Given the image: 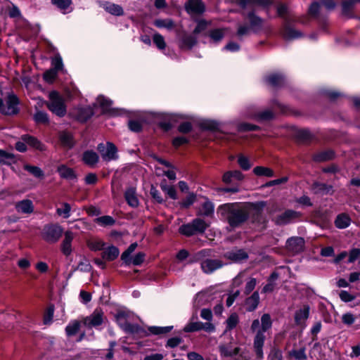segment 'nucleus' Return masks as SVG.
Masks as SVG:
<instances>
[{"label":"nucleus","mask_w":360,"mask_h":360,"mask_svg":"<svg viewBox=\"0 0 360 360\" xmlns=\"http://www.w3.org/2000/svg\"><path fill=\"white\" fill-rule=\"evenodd\" d=\"M266 205L264 201L226 203L219 207L217 214L227 221L231 227H237L250 216L259 215Z\"/></svg>","instance_id":"nucleus-1"},{"label":"nucleus","mask_w":360,"mask_h":360,"mask_svg":"<svg viewBox=\"0 0 360 360\" xmlns=\"http://www.w3.org/2000/svg\"><path fill=\"white\" fill-rule=\"evenodd\" d=\"M272 326V321L269 314H264L261 317V322L259 319H255L250 326L252 333H255L253 340V350L258 359L264 357L263 347L266 336L265 332Z\"/></svg>","instance_id":"nucleus-2"},{"label":"nucleus","mask_w":360,"mask_h":360,"mask_svg":"<svg viewBox=\"0 0 360 360\" xmlns=\"http://www.w3.org/2000/svg\"><path fill=\"white\" fill-rule=\"evenodd\" d=\"M49 101L46 103L48 108L58 117H64L66 114V105L63 97L57 91H51L49 94Z\"/></svg>","instance_id":"nucleus-3"},{"label":"nucleus","mask_w":360,"mask_h":360,"mask_svg":"<svg viewBox=\"0 0 360 360\" xmlns=\"http://www.w3.org/2000/svg\"><path fill=\"white\" fill-rule=\"evenodd\" d=\"M19 99L13 93L9 94L6 98L5 103L0 98V112L6 115H16L19 112Z\"/></svg>","instance_id":"nucleus-4"},{"label":"nucleus","mask_w":360,"mask_h":360,"mask_svg":"<svg viewBox=\"0 0 360 360\" xmlns=\"http://www.w3.org/2000/svg\"><path fill=\"white\" fill-rule=\"evenodd\" d=\"M63 233V228L58 224L46 225L41 232L42 238L48 243L57 242Z\"/></svg>","instance_id":"nucleus-5"},{"label":"nucleus","mask_w":360,"mask_h":360,"mask_svg":"<svg viewBox=\"0 0 360 360\" xmlns=\"http://www.w3.org/2000/svg\"><path fill=\"white\" fill-rule=\"evenodd\" d=\"M116 321L118 325L125 332L129 333H137L139 331V327L136 324H131L128 321L129 316L124 311H120L117 314Z\"/></svg>","instance_id":"nucleus-6"},{"label":"nucleus","mask_w":360,"mask_h":360,"mask_svg":"<svg viewBox=\"0 0 360 360\" xmlns=\"http://www.w3.org/2000/svg\"><path fill=\"white\" fill-rule=\"evenodd\" d=\"M97 149L105 161L108 162L117 158V148L112 143L108 142L106 145L100 143L98 145Z\"/></svg>","instance_id":"nucleus-7"},{"label":"nucleus","mask_w":360,"mask_h":360,"mask_svg":"<svg viewBox=\"0 0 360 360\" xmlns=\"http://www.w3.org/2000/svg\"><path fill=\"white\" fill-rule=\"evenodd\" d=\"M300 217V212L288 210L276 216L274 219V221L276 224L282 226L295 221Z\"/></svg>","instance_id":"nucleus-8"},{"label":"nucleus","mask_w":360,"mask_h":360,"mask_svg":"<svg viewBox=\"0 0 360 360\" xmlns=\"http://www.w3.org/2000/svg\"><path fill=\"white\" fill-rule=\"evenodd\" d=\"M103 311L100 309H96L90 316L83 319V323L89 328L97 327L103 323Z\"/></svg>","instance_id":"nucleus-9"},{"label":"nucleus","mask_w":360,"mask_h":360,"mask_svg":"<svg viewBox=\"0 0 360 360\" xmlns=\"http://www.w3.org/2000/svg\"><path fill=\"white\" fill-rule=\"evenodd\" d=\"M310 308L308 305H304L295 313V322L301 328L306 327V321L309 316Z\"/></svg>","instance_id":"nucleus-10"},{"label":"nucleus","mask_w":360,"mask_h":360,"mask_svg":"<svg viewBox=\"0 0 360 360\" xmlns=\"http://www.w3.org/2000/svg\"><path fill=\"white\" fill-rule=\"evenodd\" d=\"M220 355L222 357H233L240 352V347H235L231 342L221 344L219 346Z\"/></svg>","instance_id":"nucleus-11"},{"label":"nucleus","mask_w":360,"mask_h":360,"mask_svg":"<svg viewBox=\"0 0 360 360\" xmlns=\"http://www.w3.org/2000/svg\"><path fill=\"white\" fill-rule=\"evenodd\" d=\"M243 179L244 175L238 170L226 172L222 176L223 182L226 184H236L242 181Z\"/></svg>","instance_id":"nucleus-12"},{"label":"nucleus","mask_w":360,"mask_h":360,"mask_svg":"<svg viewBox=\"0 0 360 360\" xmlns=\"http://www.w3.org/2000/svg\"><path fill=\"white\" fill-rule=\"evenodd\" d=\"M222 266L223 263L219 259H207L201 262V268L207 274L212 273Z\"/></svg>","instance_id":"nucleus-13"},{"label":"nucleus","mask_w":360,"mask_h":360,"mask_svg":"<svg viewBox=\"0 0 360 360\" xmlns=\"http://www.w3.org/2000/svg\"><path fill=\"white\" fill-rule=\"evenodd\" d=\"M304 240L300 237H293L288 239L287 241L288 249L293 253L301 252L304 248Z\"/></svg>","instance_id":"nucleus-14"},{"label":"nucleus","mask_w":360,"mask_h":360,"mask_svg":"<svg viewBox=\"0 0 360 360\" xmlns=\"http://www.w3.org/2000/svg\"><path fill=\"white\" fill-rule=\"evenodd\" d=\"M186 8L190 14L199 15L205 11V5L200 0H189Z\"/></svg>","instance_id":"nucleus-15"},{"label":"nucleus","mask_w":360,"mask_h":360,"mask_svg":"<svg viewBox=\"0 0 360 360\" xmlns=\"http://www.w3.org/2000/svg\"><path fill=\"white\" fill-rule=\"evenodd\" d=\"M74 238V233L70 231H67L64 233V239L61 244L62 252L68 256L72 252V241Z\"/></svg>","instance_id":"nucleus-16"},{"label":"nucleus","mask_w":360,"mask_h":360,"mask_svg":"<svg viewBox=\"0 0 360 360\" xmlns=\"http://www.w3.org/2000/svg\"><path fill=\"white\" fill-rule=\"evenodd\" d=\"M18 212L22 214H31L34 211V205L30 200H22L15 204Z\"/></svg>","instance_id":"nucleus-17"},{"label":"nucleus","mask_w":360,"mask_h":360,"mask_svg":"<svg viewBox=\"0 0 360 360\" xmlns=\"http://www.w3.org/2000/svg\"><path fill=\"white\" fill-rule=\"evenodd\" d=\"M98 155L94 150H86L83 153L82 160L89 167H94L98 162Z\"/></svg>","instance_id":"nucleus-18"},{"label":"nucleus","mask_w":360,"mask_h":360,"mask_svg":"<svg viewBox=\"0 0 360 360\" xmlns=\"http://www.w3.org/2000/svg\"><path fill=\"white\" fill-rule=\"evenodd\" d=\"M226 257L235 262H239L247 259L248 255L243 250H235L227 252Z\"/></svg>","instance_id":"nucleus-19"},{"label":"nucleus","mask_w":360,"mask_h":360,"mask_svg":"<svg viewBox=\"0 0 360 360\" xmlns=\"http://www.w3.org/2000/svg\"><path fill=\"white\" fill-rule=\"evenodd\" d=\"M58 172L61 178L68 180H75L77 178L75 171L64 165L58 167Z\"/></svg>","instance_id":"nucleus-20"},{"label":"nucleus","mask_w":360,"mask_h":360,"mask_svg":"<svg viewBox=\"0 0 360 360\" xmlns=\"http://www.w3.org/2000/svg\"><path fill=\"white\" fill-rule=\"evenodd\" d=\"M259 302V295L257 292H255L245 301V307L247 311H252L257 307Z\"/></svg>","instance_id":"nucleus-21"},{"label":"nucleus","mask_w":360,"mask_h":360,"mask_svg":"<svg viewBox=\"0 0 360 360\" xmlns=\"http://www.w3.org/2000/svg\"><path fill=\"white\" fill-rule=\"evenodd\" d=\"M16 160L13 153L0 149V165H11L15 163Z\"/></svg>","instance_id":"nucleus-22"},{"label":"nucleus","mask_w":360,"mask_h":360,"mask_svg":"<svg viewBox=\"0 0 360 360\" xmlns=\"http://www.w3.org/2000/svg\"><path fill=\"white\" fill-rule=\"evenodd\" d=\"M120 254V251L115 246H110L106 248L102 253V257L108 261L115 259Z\"/></svg>","instance_id":"nucleus-23"},{"label":"nucleus","mask_w":360,"mask_h":360,"mask_svg":"<svg viewBox=\"0 0 360 360\" xmlns=\"http://www.w3.org/2000/svg\"><path fill=\"white\" fill-rule=\"evenodd\" d=\"M112 101L103 96H98L95 105L101 107L103 112H108L111 110Z\"/></svg>","instance_id":"nucleus-24"},{"label":"nucleus","mask_w":360,"mask_h":360,"mask_svg":"<svg viewBox=\"0 0 360 360\" xmlns=\"http://www.w3.org/2000/svg\"><path fill=\"white\" fill-rule=\"evenodd\" d=\"M22 140L27 144L39 150H44L45 149L44 146L33 136L24 135L22 136Z\"/></svg>","instance_id":"nucleus-25"},{"label":"nucleus","mask_w":360,"mask_h":360,"mask_svg":"<svg viewBox=\"0 0 360 360\" xmlns=\"http://www.w3.org/2000/svg\"><path fill=\"white\" fill-rule=\"evenodd\" d=\"M103 8L108 13L114 15L120 16L124 13L123 9L120 5L112 3H105Z\"/></svg>","instance_id":"nucleus-26"},{"label":"nucleus","mask_w":360,"mask_h":360,"mask_svg":"<svg viewBox=\"0 0 360 360\" xmlns=\"http://www.w3.org/2000/svg\"><path fill=\"white\" fill-rule=\"evenodd\" d=\"M125 199L128 204L131 207H136L139 205V200L136 195L135 189L130 188L127 189L124 194Z\"/></svg>","instance_id":"nucleus-27"},{"label":"nucleus","mask_w":360,"mask_h":360,"mask_svg":"<svg viewBox=\"0 0 360 360\" xmlns=\"http://www.w3.org/2000/svg\"><path fill=\"white\" fill-rule=\"evenodd\" d=\"M266 81L272 86H278L283 82L284 77L281 74L273 73L266 77Z\"/></svg>","instance_id":"nucleus-28"},{"label":"nucleus","mask_w":360,"mask_h":360,"mask_svg":"<svg viewBox=\"0 0 360 360\" xmlns=\"http://www.w3.org/2000/svg\"><path fill=\"white\" fill-rule=\"evenodd\" d=\"M350 222L351 219L347 214H341L337 217L335 224L338 229H345L349 226Z\"/></svg>","instance_id":"nucleus-29"},{"label":"nucleus","mask_w":360,"mask_h":360,"mask_svg":"<svg viewBox=\"0 0 360 360\" xmlns=\"http://www.w3.org/2000/svg\"><path fill=\"white\" fill-rule=\"evenodd\" d=\"M86 245L90 250L98 251L103 248L105 243L99 238H93L87 240Z\"/></svg>","instance_id":"nucleus-30"},{"label":"nucleus","mask_w":360,"mask_h":360,"mask_svg":"<svg viewBox=\"0 0 360 360\" xmlns=\"http://www.w3.org/2000/svg\"><path fill=\"white\" fill-rule=\"evenodd\" d=\"M197 42V39L195 37L191 35L184 36L179 44L181 49H191Z\"/></svg>","instance_id":"nucleus-31"},{"label":"nucleus","mask_w":360,"mask_h":360,"mask_svg":"<svg viewBox=\"0 0 360 360\" xmlns=\"http://www.w3.org/2000/svg\"><path fill=\"white\" fill-rule=\"evenodd\" d=\"M283 36L285 39H293L302 36L300 31L296 30L289 26H285L283 32Z\"/></svg>","instance_id":"nucleus-32"},{"label":"nucleus","mask_w":360,"mask_h":360,"mask_svg":"<svg viewBox=\"0 0 360 360\" xmlns=\"http://www.w3.org/2000/svg\"><path fill=\"white\" fill-rule=\"evenodd\" d=\"M80 328V322L77 320H73L69 323L65 328V332L68 336H72L75 335Z\"/></svg>","instance_id":"nucleus-33"},{"label":"nucleus","mask_w":360,"mask_h":360,"mask_svg":"<svg viewBox=\"0 0 360 360\" xmlns=\"http://www.w3.org/2000/svg\"><path fill=\"white\" fill-rule=\"evenodd\" d=\"M196 233H202L208 227L209 224L203 219L197 218L192 221Z\"/></svg>","instance_id":"nucleus-34"},{"label":"nucleus","mask_w":360,"mask_h":360,"mask_svg":"<svg viewBox=\"0 0 360 360\" xmlns=\"http://www.w3.org/2000/svg\"><path fill=\"white\" fill-rule=\"evenodd\" d=\"M253 172L255 175L259 176H274V172L269 167L258 166L254 168Z\"/></svg>","instance_id":"nucleus-35"},{"label":"nucleus","mask_w":360,"mask_h":360,"mask_svg":"<svg viewBox=\"0 0 360 360\" xmlns=\"http://www.w3.org/2000/svg\"><path fill=\"white\" fill-rule=\"evenodd\" d=\"M62 207L56 209V213L58 215L63 217L65 219H68L70 216L71 206L68 202L61 203Z\"/></svg>","instance_id":"nucleus-36"},{"label":"nucleus","mask_w":360,"mask_h":360,"mask_svg":"<svg viewBox=\"0 0 360 360\" xmlns=\"http://www.w3.org/2000/svg\"><path fill=\"white\" fill-rule=\"evenodd\" d=\"M305 350V347H302L300 349H292L289 352V356L295 360H306Z\"/></svg>","instance_id":"nucleus-37"},{"label":"nucleus","mask_w":360,"mask_h":360,"mask_svg":"<svg viewBox=\"0 0 360 360\" xmlns=\"http://www.w3.org/2000/svg\"><path fill=\"white\" fill-rule=\"evenodd\" d=\"M200 126L202 129L211 131L218 130L219 128V122L211 120H205L200 122Z\"/></svg>","instance_id":"nucleus-38"},{"label":"nucleus","mask_w":360,"mask_h":360,"mask_svg":"<svg viewBox=\"0 0 360 360\" xmlns=\"http://www.w3.org/2000/svg\"><path fill=\"white\" fill-rule=\"evenodd\" d=\"M179 232L181 234L185 235L186 236H191L194 234H197L195 232L193 221H191V223L186 224H184L181 226H180Z\"/></svg>","instance_id":"nucleus-39"},{"label":"nucleus","mask_w":360,"mask_h":360,"mask_svg":"<svg viewBox=\"0 0 360 360\" xmlns=\"http://www.w3.org/2000/svg\"><path fill=\"white\" fill-rule=\"evenodd\" d=\"M154 25L159 28H166L171 30L174 27V22L171 19H158L154 22Z\"/></svg>","instance_id":"nucleus-40"},{"label":"nucleus","mask_w":360,"mask_h":360,"mask_svg":"<svg viewBox=\"0 0 360 360\" xmlns=\"http://www.w3.org/2000/svg\"><path fill=\"white\" fill-rule=\"evenodd\" d=\"M239 322L238 316L236 314H231L226 321V331L231 330L236 327Z\"/></svg>","instance_id":"nucleus-41"},{"label":"nucleus","mask_w":360,"mask_h":360,"mask_svg":"<svg viewBox=\"0 0 360 360\" xmlns=\"http://www.w3.org/2000/svg\"><path fill=\"white\" fill-rule=\"evenodd\" d=\"M34 120L37 124H48L49 117L46 112L37 110L34 115Z\"/></svg>","instance_id":"nucleus-42"},{"label":"nucleus","mask_w":360,"mask_h":360,"mask_svg":"<svg viewBox=\"0 0 360 360\" xmlns=\"http://www.w3.org/2000/svg\"><path fill=\"white\" fill-rule=\"evenodd\" d=\"M95 221L102 226H112L115 223V219L108 215L98 217L95 219Z\"/></svg>","instance_id":"nucleus-43"},{"label":"nucleus","mask_w":360,"mask_h":360,"mask_svg":"<svg viewBox=\"0 0 360 360\" xmlns=\"http://www.w3.org/2000/svg\"><path fill=\"white\" fill-rule=\"evenodd\" d=\"M214 212V205L213 204L208 200H206L202 205V207L200 210V213L202 215L209 216L212 214Z\"/></svg>","instance_id":"nucleus-44"},{"label":"nucleus","mask_w":360,"mask_h":360,"mask_svg":"<svg viewBox=\"0 0 360 360\" xmlns=\"http://www.w3.org/2000/svg\"><path fill=\"white\" fill-rule=\"evenodd\" d=\"M248 19L250 20L252 29H259L262 27V20L253 13L251 12L248 15Z\"/></svg>","instance_id":"nucleus-45"},{"label":"nucleus","mask_w":360,"mask_h":360,"mask_svg":"<svg viewBox=\"0 0 360 360\" xmlns=\"http://www.w3.org/2000/svg\"><path fill=\"white\" fill-rule=\"evenodd\" d=\"M225 34V30L223 29H215L210 32L211 39L214 42H218L223 39Z\"/></svg>","instance_id":"nucleus-46"},{"label":"nucleus","mask_w":360,"mask_h":360,"mask_svg":"<svg viewBox=\"0 0 360 360\" xmlns=\"http://www.w3.org/2000/svg\"><path fill=\"white\" fill-rule=\"evenodd\" d=\"M172 326H165V327H160V326H151L148 328L150 333L154 335H160V334H166L169 333L172 329Z\"/></svg>","instance_id":"nucleus-47"},{"label":"nucleus","mask_w":360,"mask_h":360,"mask_svg":"<svg viewBox=\"0 0 360 360\" xmlns=\"http://www.w3.org/2000/svg\"><path fill=\"white\" fill-rule=\"evenodd\" d=\"M24 169L32 174L34 176L37 178L43 177L44 172L43 171L38 167L31 166L29 165H25L24 166Z\"/></svg>","instance_id":"nucleus-48"},{"label":"nucleus","mask_w":360,"mask_h":360,"mask_svg":"<svg viewBox=\"0 0 360 360\" xmlns=\"http://www.w3.org/2000/svg\"><path fill=\"white\" fill-rule=\"evenodd\" d=\"M202 323L200 321L188 323L184 328V331L186 333L198 331L202 330Z\"/></svg>","instance_id":"nucleus-49"},{"label":"nucleus","mask_w":360,"mask_h":360,"mask_svg":"<svg viewBox=\"0 0 360 360\" xmlns=\"http://www.w3.org/2000/svg\"><path fill=\"white\" fill-rule=\"evenodd\" d=\"M52 70H56V72L62 70L63 68V63L62 58L60 55H56L51 60Z\"/></svg>","instance_id":"nucleus-50"},{"label":"nucleus","mask_w":360,"mask_h":360,"mask_svg":"<svg viewBox=\"0 0 360 360\" xmlns=\"http://www.w3.org/2000/svg\"><path fill=\"white\" fill-rule=\"evenodd\" d=\"M153 40L155 46L160 50H163L166 47V43L164 37L159 33H155L153 37Z\"/></svg>","instance_id":"nucleus-51"},{"label":"nucleus","mask_w":360,"mask_h":360,"mask_svg":"<svg viewBox=\"0 0 360 360\" xmlns=\"http://www.w3.org/2000/svg\"><path fill=\"white\" fill-rule=\"evenodd\" d=\"M250 116L258 120H266L273 117V113L271 110H266L262 112H257L254 115H250Z\"/></svg>","instance_id":"nucleus-52"},{"label":"nucleus","mask_w":360,"mask_h":360,"mask_svg":"<svg viewBox=\"0 0 360 360\" xmlns=\"http://www.w3.org/2000/svg\"><path fill=\"white\" fill-rule=\"evenodd\" d=\"M61 143L68 147H71L73 145L72 136L68 132H62L60 135Z\"/></svg>","instance_id":"nucleus-53"},{"label":"nucleus","mask_w":360,"mask_h":360,"mask_svg":"<svg viewBox=\"0 0 360 360\" xmlns=\"http://www.w3.org/2000/svg\"><path fill=\"white\" fill-rule=\"evenodd\" d=\"M238 163L243 170H248L252 167L250 160L243 155H240L238 158Z\"/></svg>","instance_id":"nucleus-54"},{"label":"nucleus","mask_w":360,"mask_h":360,"mask_svg":"<svg viewBox=\"0 0 360 360\" xmlns=\"http://www.w3.org/2000/svg\"><path fill=\"white\" fill-rule=\"evenodd\" d=\"M136 247H137V243H134L131 244L129 246V248H127V250L122 253L121 258L124 262L129 263V257L130 255L135 250Z\"/></svg>","instance_id":"nucleus-55"},{"label":"nucleus","mask_w":360,"mask_h":360,"mask_svg":"<svg viewBox=\"0 0 360 360\" xmlns=\"http://www.w3.org/2000/svg\"><path fill=\"white\" fill-rule=\"evenodd\" d=\"M93 115V110L91 108H82L80 110L77 119L82 122L86 121Z\"/></svg>","instance_id":"nucleus-56"},{"label":"nucleus","mask_w":360,"mask_h":360,"mask_svg":"<svg viewBox=\"0 0 360 360\" xmlns=\"http://www.w3.org/2000/svg\"><path fill=\"white\" fill-rule=\"evenodd\" d=\"M54 313L53 306H49L44 316V323L46 325L50 324L52 321Z\"/></svg>","instance_id":"nucleus-57"},{"label":"nucleus","mask_w":360,"mask_h":360,"mask_svg":"<svg viewBox=\"0 0 360 360\" xmlns=\"http://www.w3.org/2000/svg\"><path fill=\"white\" fill-rule=\"evenodd\" d=\"M359 0H347L345 1L342 3V12L345 15H349L350 11H352L354 4L355 2L358 1Z\"/></svg>","instance_id":"nucleus-58"},{"label":"nucleus","mask_w":360,"mask_h":360,"mask_svg":"<svg viewBox=\"0 0 360 360\" xmlns=\"http://www.w3.org/2000/svg\"><path fill=\"white\" fill-rule=\"evenodd\" d=\"M53 4L56 5L60 10L64 11L70 6L72 1L71 0H52Z\"/></svg>","instance_id":"nucleus-59"},{"label":"nucleus","mask_w":360,"mask_h":360,"mask_svg":"<svg viewBox=\"0 0 360 360\" xmlns=\"http://www.w3.org/2000/svg\"><path fill=\"white\" fill-rule=\"evenodd\" d=\"M162 189L172 199L176 198V193L174 186L161 184Z\"/></svg>","instance_id":"nucleus-60"},{"label":"nucleus","mask_w":360,"mask_h":360,"mask_svg":"<svg viewBox=\"0 0 360 360\" xmlns=\"http://www.w3.org/2000/svg\"><path fill=\"white\" fill-rule=\"evenodd\" d=\"M239 3L242 6H245L248 4H253L266 6L269 4H270V1L269 0H240Z\"/></svg>","instance_id":"nucleus-61"},{"label":"nucleus","mask_w":360,"mask_h":360,"mask_svg":"<svg viewBox=\"0 0 360 360\" xmlns=\"http://www.w3.org/2000/svg\"><path fill=\"white\" fill-rule=\"evenodd\" d=\"M250 27L245 25H240L237 30V36L239 38H242L244 36H247L250 32Z\"/></svg>","instance_id":"nucleus-62"},{"label":"nucleus","mask_w":360,"mask_h":360,"mask_svg":"<svg viewBox=\"0 0 360 360\" xmlns=\"http://www.w3.org/2000/svg\"><path fill=\"white\" fill-rule=\"evenodd\" d=\"M210 24V22H207L204 20H201L198 21V25L193 31L194 34H199V33L202 32V31L206 30V28L207 27V26Z\"/></svg>","instance_id":"nucleus-63"},{"label":"nucleus","mask_w":360,"mask_h":360,"mask_svg":"<svg viewBox=\"0 0 360 360\" xmlns=\"http://www.w3.org/2000/svg\"><path fill=\"white\" fill-rule=\"evenodd\" d=\"M57 76V72L56 70H49L44 74V79L48 82H52Z\"/></svg>","instance_id":"nucleus-64"}]
</instances>
